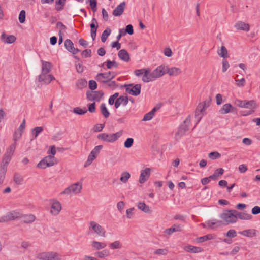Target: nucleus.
I'll list each match as a JSON object with an SVG mask.
<instances>
[{"mask_svg":"<svg viewBox=\"0 0 260 260\" xmlns=\"http://www.w3.org/2000/svg\"><path fill=\"white\" fill-rule=\"evenodd\" d=\"M167 66L162 64L157 67L153 71L150 68L149 73V81L154 80L158 78L162 77L166 73Z\"/></svg>","mask_w":260,"mask_h":260,"instance_id":"20e7f679","label":"nucleus"},{"mask_svg":"<svg viewBox=\"0 0 260 260\" xmlns=\"http://www.w3.org/2000/svg\"><path fill=\"white\" fill-rule=\"evenodd\" d=\"M106 63H107V67L108 69H111L112 68H117L118 67V63H117L116 61L113 60V61H111L110 60H108L107 61H106Z\"/></svg>","mask_w":260,"mask_h":260,"instance_id":"5fc2aeb1","label":"nucleus"},{"mask_svg":"<svg viewBox=\"0 0 260 260\" xmlns=\"http://www.w3.org/2000/svg\"><path fill=\"white\" fill-rule=\"evenodd\" d=\"M87 2H89L90 4V6L93 11V12H95L96 11V6H97V1L96 0H88Z\"/></svg>","mask_w":260,"mask_h":260,"instance_id":"052dcab7","label":"nucleus"},{"mask_svg":"<svg viewBox=\"0 0 260 260\" xmlns=\"http://www.w3.org/2000/svg\"><path fill=\"white\" fill-rule=\"evenodd\" d=\"M233 211L235 210H225L220 214L219 217L226 222V224L236 222V214Z\"/></svg>","mask_w":260,"mask_h":260,"instance_id":"39448f33","label":"nucleus"},{"mask_svg":"<svg viewBox=\"0 0 260 260\" xmlns=\"http://www.w3.org/2000/svg\"><path fill=\"white\" fill-rule=\"evenodd\" d=\"M13 180L18 185L21 184L23 181V179L21 177V175L18 173H15Z\"/></svg>","mask_w":260,"mask_h":260,"instance_id":"de8ad7c7","label":"nucleus"},{"mask_svg":"<svg viewBox=\"0 0 260 260\" xmlns=\"http://www.w3.org/2000/svg\"><path fill=\"white\" fill-rule=\"evenodd\" d=\"M149 68L137 69L134 71V74L137 77H142V81H149Z\"/></svg>","mask_w":260,"mask_h":260,"instance_id":"0eeeda50","label":"nucleus"},{"mask_svg":"<svg viewBox=\"0 0 260 260\" xmlns=\"http://www.w3.org/2000/svg\"><path fill=\"white\" fill-rule=\"evenodd\" d=\"M123 86L125 88L126 92L132 95L137 96L140 93L141 88V84H125Z\"/></svg>","mask_w":260,"mask_h":260,"instance_id":"423d86ee","label":"nucleus"},{"mask_svg":"<svg viewBox=\"0 0 260 260\" xmlns=\"http://www.w3.org/2000/svg\"><path fill=\"white\" fill-rule=\"evenodd\" d=\"M125 33L128 34L129 35H132L134 34L133 26L131 24L126 25L125 29Z\"/></svg>","mask_w":260,"mask_h":260,"instance_id":"e2e57ef3","label":"nucleus"},{"mask_svg":"<svg viewBox=\"0 0 260 260\" xmlns=\"http://www.w3.org/2000/svg\"><path fill=\"white\" fill-rule=\"evenodd\" d=\"M19 218L21 219L22 221L24 223H30L35 220L36 217L33 214L22 215L21 214V217Z\"/></svg>","mask_w":260,"mask_h":260,"instance_id":"5701e85b","label":"nucleus"},{"mask_svg":"<svg viewBox=\"0 0 260 260\" xmlns=\"http://www.w3.org/2000/svg\"><path fill=\"white\" fill-rule=\"evenodd\" d=\"M183 226L181 224H174L171 228L166 229L165 233L170 235L174 232L182 231Z\"/></svg>","mask_w":260,"mask_h":260,"instance_id":"412c9836","label":"nucleus"},{"mask_svg":"<svg viewBox=\"0 0 260 260\" xmlns=\"http://www.w3.org/2000/svg\"><path fill=\"white\" fill-rule=\"evenodd\" d=\"M48 252H43L38 253L36 255V258L40 260H47Z\"/></svg>","mask_w":260,"mask_h":260,"instance_id":"3c124183","label":"nucleus"},{"mask_svg":"<svg viewBox=\"0 0 260 260\" xmlns=\"http://www.w3.org/2000/svg\"><path fill=\"white\" fill-rule=\"evenodd\" d=\"M82 55L84 58L90 57L91 56V50L90 49H85L82 52Z\"/></svg>","mask_w":260,"mask_h":260,"instance_id":"774afa93","label":"nucleus"},{"mask_svg":"<svg viewBox=\"0 0 260 260\" xmlns=\"http://www.w3.org/2000/svg\"><path fill=\"white\" fill-rule=\"evenodd\" d=\"M43 160L46 162L48 167L53 166L57 163L56 158L52 155H48L45 157Z\"/></svg>","mask_w":260,"mask_h":260,"instance_id":"a878e982","label":"nucleus"},{"mask_svg":"<svg viewBox=\"0 0 260 260\" xmlns=\"http://www.w3.org/2000/svg\"><path fill=\"white\" fill-rule=\"evenodd\" d=\"M16 146V143L14 142L13 144H11L10 147L7 149L6 152L5 153L6 154L9 155L10 156H12L14 152L15 151Z\"/></svg>","mask_w":260,"mask_h":260,"instance_id":"79ce46f5","label":"nucleus"},{"mask_svg":"<svg viewBox=\"0 0 260 260\" xmlns=\"http://www.w3.org/2000/svg\"><path fill=\"white\" fill-rule=\"evenodd\" d=\"M153 116L154 115L152 114L150 112H149L144 115L142 120L144 121H149L152 119Z\"/></svg>","mask_w":260,"mask_h":260,"instance_id":"69168bd1","label":"nucleus"},{"mask_svg":"<svg viewBox=\"0 0 260 260\" xmlns=\"http://www.w3.org/2000/svg\"><path fill=\"white\" fill-rule=\"evenodd\" d=\"M1 41L7 44H12L15 42L16 37L12 35L7 36L5 32H3L1 36Z\"/></svg>","mask_w":260,"mask_h":260,"instance_id":"dca6fc26","label":"nucleus"},{"mask_svg":"<svg viewBox=\"0 0 260 260\" xmlns=\"http://www.w3.org/2000/svg\"><path fill=\"white\" fill-rule=\"evenodd\" d=\"M59 255L55 252H48L47 260H60Z\"/></svg>","mask_w":260,"mask_h":260,"instance_id":"f704fd0d","label":"nucleus"},{"mask_svg":"<svg viewBox=\"0 0 260 260\" xmlns=\"http://www.w3.org/2000/svg\"><path fill=\"white\" fill-rule=\"evenodd\" d=\"M208 156L211 159L214 160L219 158L221 156V155L218 152L214 151L209 153Z\"/></svg>","mask_w":260,"mask_h":260,"instance_id":"864d4df0","label":"nucleus"},{"mask_svg":"<svg viewBox=\"0 0 260 260\" xmlns=\"http://www.w3.org/2000/svg\"><path fill=\"white\" fill-rule=\"evenodd\" d=\"M122 133V130H120L115 134L101 133L98 135L97 138L106 142L112 143L120 137Z\"/></svg>","mask_w":260,"mask_h":260,"instance_id":"7ed1b4c3","label":"nucleus"},{"mask_svg":"<svg viewBox=\"0 0 260 260\" xmlns=\"http://www.w3.org/2000/svg\"><path fill=\"white\" fill-rule=\"evenodd\" d=\"M26 12L25 10H22L20 11L19 15V21L21 23H23L25 21Z\"/></svg>","mask_w":260,"mask_h":260,"instance_id":"4d7b16f0","label":"nucleus"},{"mask_svg":"<svg viewBox=\"0 0 260 260\" xmlns=\"http://www.w3.org/2000/svg\"><path fill=\"white\" fill-rule=\"evenodd\" d=\"M21 217V213L16 211L8 212L5 216L0 218V222H8L19 218Z\"/></svg>","mask_w":260,"mask_h":260,"instance_id":"6e6552de","label":"nucleus"},{"mask_svg":"<svg viewBox=\"0 0 260 260\" xmlns=\"http://www.w3.org/2000/svg\"><path fill=\"white\" fill-rule=\"evenodd\" d=\"M128 102V98L127 96L121 95L115 100V107L118 108L121 105L125 106Z\"/></svg>","mask_w":260,"mask_h":260,"instance_id":"a211bd4d","label":"nucleus"},{"mask_svg":"<svg viewBox=\"0 0 260 260\" xmlns=\"http://www.w3.org/2000/svg\"><path fill=\"white\" fill-rule=\"evenodd\" d=\"M7 168L5 167H1L0 166V183L2 184L3 183L5 174L7 172Z\"/></svg>","mask_w":260,"mask_h":260,"instance_id":"a18cd8bd","label":"nucleus"},{"mask_svg":"<svg viewBox=\"0 0 260 260\" xmlns=\"http://www.w3.org/2000/svg\"><path fill=\"white\" fill-rule=\"evenodd\" d=\"M100 111L102 115L105 118H107L110 116V113L108 110L105 103H102L100 105Z\"/></svg>","mask_w":260,"mask_h":260,"instance_id":"473e14b6","label":"nucleus"},{"mask_svg":"<svg viewBox=\"0 0 260 260\" xmlns=\"http://www.w3.org/2000/svg\"><path fill=\"white\" fill-rule=\"evenodd\" d=\"M66 1V0H56L55 9L57 11H59L63 9Z\"/></svg>","mask_w":260,"mask_h":260,"instance_id":"4c0bfd02","label":"nucleus"},{"mask_svg":"<svg viewBox=\"0 0 260 260\" xmlns=\"http://www.w3.org/2000/svg\"><path fill=\"white\" fill-rule=\"evenodd\" d=\"M166 73H168L170 76H175L181 73V71L180 68L176 67H172L169 68L167 66Z\"/></svg>","mask_w":260,"mask_h":260,"instance_id":"cd10ccee","label":"nucleus"},{"mask_svg":"<svg viewBox=\"0 0 260 260\" xmlns=\"http://www.w3.org/2000/svg\"><path fill=\"white\" fill-rule=\"evenodd\" d=\"M221 220H218L216 219H213L212 220H208L204 223H202L201 225L204 228H211L214 229L215 228L220 227L223 225Z\"/></svg>","mask_w":260,"mask_h":260,"instance_id":"4468645a","label":"nucleus"},{"mask_svg":"<svg viewBox=\"0 0 260 260\" xmlns=\"http://www.w3.org/2000/svg\"><path fill=\"white\" fill-rule=\"evenodd\" d=\"M111 32V30L109 27L104 30L101 36V41L104 43L107 39L108 37L110 35Z\"/></svg>","mask_w":260,"mask_h":260,"instance_id":"58836bf2","label":"nucleus"},{"mask_svg":"<svg viewBox=\"0 0 260 260\" xmlns=\"http://www.w3.org/2000/svg\"><path fill=\"white\" fill-rule=\"evenodd\" d=\"M43 131V127H36L31 131L32 135L36 138L39 134Z\"/></svg>","mask_w":260,"mask_h":260,"instance_id":"8fccbe9b","label":"nucleus"},{"mask_svg":"<svg viewBox=\"0 0 260 260\" xmlns=\"http://www.w3.org/2000/svg\"><path fill=\"white\" fill-rule=\"evenodd\" d=\"M214 237L212 234H208L207 235L203 236L197 238V242L199 243H202L204 241H208L213 239Z\"/></svg>","mask_w":260,"mask_h":260,"instance_id":"ea45409f","label":"nucleus"},{"mask_svg":"<svg viewBox=\"0 0 260 260\" xmlns=\"http://www.w3.org/2000/svg\"><path fill=\"white\" fill-rule=\"evenodd\" d=\"M89 229H92L93 231L100 236L105 237V231L99 224L94 221L90 222Z\"/></svg>","mask_w":260,"mask_h":260,"instance_id":"9d476101","label":"nucleus"},{"mask_svg":"<svg viewBox=\"0 0 260 260\" xmlns=\"http://www.w3.org/2000/svg\"><path fill=\"white\" fill-rule=\"evenodd\" d=\"M88 109L87 111H89L90 113H94L95 112V103L93 102L92 103H90L87 105Z\"/></svg>","mask_w":260,"mask_h":260,"instance_id":"680f3d73","label":"nucleus"},{"mask_svg":"<svg viewBox=\"0 0 260 260\" xmlns=\"http://www.w3.org/2000/svg\"><path fill=\"white\" fill-rule=\"evenodd\" d=\"M244 108H247V109H252L251 110L247 112L245 114H242V115L243 116H247L248 115H250L252 113L254 112V109H256L257 107V104L254 100H244Z\"/></svg>","mask_w":260,"mask_h":260,"instance_id":"9b49d317","label":"nucleus"},{"mask_svg":"<svg viewBox=\"0 0 260 260\" xmlns=\"http://www.w3.org/2000/svg\"><path fill=\"white\" fill-rule=\"evenodd\" d=\"M91 245L96 250L104 248L106 246V244L105 243L99 242L95 241L92 242Z\"/></svg>","mask_w":260,"mask_h":260,"instance_id":"e433bc0d","label":"nucleus"},{"mask_svg":"<svg viewBox=\"0 0 260 260\" xmlns=\"http://www.w3.org/2000/svg\"><path fill=\"white\" fill-rule=\"evenodd\" d=\"M256 232L254 229H249L240 232V234L246 237H253L256 236Z\"/></svg>","mask_w":260,"mask_h":260,"instance_id":"2f4dec72","label":"nucleus"},{"mask_svg":"<svg viewBox=\"0 0 260 260\" xmlns=\"http://www.w3.org/2000/svg\"><path fill=\"white\" fill-rule=\"evenodd\" d=\"M90 34L92 39L95 40L96 36V31L98 28V22L95 18H93L92 19V22L90 24Z\"/></svg>","mask_w":260,"mask_h":260,"instance_id":"2eb2a0df","label":"nucleus"},{"mask_svg":"<svg viewBox=\"0 0 260 260\" xmlns=\"http://www.w3.org/2000/svg\"><path fill=\"white\" fill-rule=\"evenodd\" d=\"M125 7V3L123 2L118 5L113 11V15L115 16H119L123 13Z\"/></svg>","mask_w":260,"mask_h":260,"instance_id":"aec40b11","label":"nucleus"},{"mask_svg":"<svg viewBox=\"0 0 260 260\" xmlns=\"http://www.w3.org/2000/svg\"><path fill=\"white\" fill-rule=\"evenodd\" d=\"M51 64L49 62L43 61L42 67V73L39 76V81H52L55 78L49 74Z\"/></svg>","mask_w":260,"mask_h":260,"instance_id":"f257e3e1","label":"nucleus"},{"mask_svg":"<svg viewBox=\"0 0 260 260\" xmlns=\"http://www.w3.org/2000/svg\"><path fill=\"white\" fill-rule=\"evenodd\" d=\"M87 110L86 108L81 109L80 107H76L73 109V112L76 114L82 115L87 113Z\"/></svg>","mask_w":260,"mask_h":260,"instance_id":"c03bdc74","label":"nucleus"},{"mask_svg":"<svg viewBox=\"0 0 260 260\" xmlns=\"http://www.w3.org/2000/svg\"><path fill=\"white\" fill-rule=\"evenodd\" d=\"M96 158L94 155H93L92 153H90L87 161L85 162L84 164V167H86L90 165L92 162Z\"/></svg>","mask_w":260,"mask_h":260,"instance_id":"603ef678","label":"nucleus"},{"mask_svg":"<svg viewBox=\"0 0 260 260\" xmlns=\"http://www.w3.org/2000/svg\"><path fill=\"white\" fill-rule=\"evenodd\" d=\"M137 207L139 209L145 213L151 214L152 213V210L150 209L149 206L147 205L144 202H139Z\"/></svg>","mask_w":260,"mask_h":260,"instance_id":"bb28decb","label":"nucleus"},{"mask_svg":"<svg viewBox=\"0 0 260 260\" xmlns=\"http://www.w3.org/2000/svg\"><path fill=\"white\" fill-rule=\"evenodd\" d=\"M95 255L99 258H103L109 255V252L108 250L105 249L101 251L95 253Z\"/></svg>","mask_w":260,"mask_h":260,"instance_id":"37998d69","label":"nucleus"},{"mask_svg":"<svg viewBox=\"0 0 260 260\" xmlns=\"http://www.w3.org/2000/svg\"><path fill=\"white\" fill-rule=\"evenodd\" d=\"M218 54L223 59L228 57V52L224 46H222L220 50L217 52Z\"/></svg>","mask_w":260,"mask_h":260,"instance_id":"c9c22d12","label":"nucleus"},{"mask_svg":"<svg viewBox=\"0 0 260 260\" xmlns=\"http://www.w3.org/2000/svg\"><path fill=\"white\" fill-rule=\"evenodd\" d=\"M86 94L88 100L99 101L103 96L104 93L102 91H92L88 90Z\"/></svg>","mask_w":260,"mask_h":260,"instance_id":"1a4fd4ad","label":"nucleus"},{"mask_svg":"<svg viewBox=\"0 0 260 260\" xmlns=\"http://www.w3.org/2000/svg\"><path fill=\"white\" fill-rule=\"evenodd\" d=\"M61 209V206L60 202L58 201H54L52 204L50 212L54 215H57L59 214Z\"/></svg>","mask_w":260,"mask_h":260,"instance_id":"f3484780","label":"nucleus"},{"mask_svg":"<svg viewBox=\"0 0 260 260\" xmlns=\"http://www.w3.org/2000/svg\"><path fill=\"white\" fill-rule=\"evenodd\" d=\"M109 247L111 249H120L122 247V244L119 241H115L111 243L109 245Z\"/></svg>","mask_w":260,"mask_h":260,"instance_id":"09e8293b","label":"nucleus"},{"mask_svg":"<svg viewBox=\"0 0 260 260\" xmlns=\"http://www.w3.org/2000/svg\"><path fill=\"white\" fill-rule=\"evenodd\" d=\"M190 121V117L188 116L183 121V123L179 126L176 135H183L188 130Z\"/></svg>","mask_w":260,"mask_h":260,"instance_id":"ddd939ff","label":"nucleus"},{"mask_svg":"<svg viewBox=\"0 0 260 260\" xmlns=\"http://www.w3.org/2000/svg\"><path fill=\"white\" fill-rule=\"evenodd\" d=\"M119 93L118 92L115 93L114 94L111 95L109 99L108 102L110 105L115 104V100L118 98Z\"/></svg>","mask_w":260,"mask_h":260,"instance_id":"6e6d98bb","label":"nucleus"},{"mask_svg":"<svg viewBox=\"0 0 260 260\" xmlns=\"http://www.w3.org/2000/svg\"><path fill=\"white\" fill-rule=\"evenodd\" d=\"M11 156L5 154L3 156L0 166L5 167L6 168H7V166L9 162L11 161Z\"/></svg>","mask_w":260,"mask_h":260,"instance_id":"72a5a7b5","label":"nucleus"},{"mask_svg":"<svg viewBox=\"0 0 260 260\" xmlns=\"http://www.w3.org/2000/svg\"><path fill=\"white\" fill-rule=\"evenodd\" d=\"M134 143V139L131 138L126 139L124 143V146L125 148H129L131 147Z\"/></svg>","mask_w":260,"mask_h":260,"instance_id":"bf43d9fd","label":"nucleus"},{"mask_svg":"<svg viewBox=\"0 0 260 260\" xmlns=\"http://www.w3.org/2000/svg\"><path fill=\"white\" fill-rule=\"evenodd\" d=\"M105 127V124H96L94 126L93 129L94 132H99L103 130Z\"/></svg>","mask_w":260,"mask_h":260,"instance_id":"0e129e2a","label":"nucleus"},{"mask_svg":"<svg viewBox=\"0 0 260 260\" xmlns=\"http://www.w3.org/2000/svg\"><path fill=\"white\" fill-rule=\"evenodd\" d=\"M130 177L131 175L129 173H128V172H124L121 174V177L120 178V180L122 182L125 183L127 182Z\"/></svg>","mask_w":260,"mask_h":260,"instance_id":"a19ab883","label":"nucleus"},{"mask_svg":"<svg viewBox=\"0 0 260 260\" xmlns=\"http://www.w3.org/2000/svg\"><path fill=\"white\" fill-rule=\"evenodd\" d=\"M235 28L238 30H242L248 31L249 30V25L242 21H238L235 24Z\"/></svg>","mask_w":260,"mask_h":260,"instance_id":"393cba45","label":"nucleus"},{"mask_svg":"<svg viewBox=\"0 0 260 260\" xmlns=\"http://www.w3.org/2000/svg\"><path fill=\"white\" fill-rule=\"evenodd\" d=\"M234 107H232L231 104H225L223 105L222 108L220 109L219 112L221 114H227L231 111H232Z\"/></svg>","mask_w":260,"mask_h":260,"instance_id":"c85d7f7f","label":"nucleus"},{"mask_svg":"<svg viewBox=\"0 0 260 260\" xmlns=\"http://www.w3.org/2000/svg\"><path fill=\"white\" fill-rule=\"evenodd\" d=\"M184 249L187 252H191L193 253H197L203 251V249L201 247H196L190 245L187 246L184 248Z\"/></svg>","mask_w":260,"mask_h":260,"instance_id":"c756f323","label":"nucleus"},{"mask_svg":"<svg viewBox=\"0 0 260 260\" xmlns=\"http://www.w3.org/2000/svg\"><path fill=\"white\" fill-rule=\"evenodd\" d=\"M150 174V169L148 168L142 170L141 172L140 176L139 178V182L140 183H144L149 178Z\"/></svg>","mask_w":260,"mask_h":260,"instance_id":"6ab92c4d","label":"nucleus"},{"mask_svg":"<svg viewBox=\"0 0 260 260\" xmlns=\"http://www.w3.org/2000/svg\"><path fill=\"white\" fill-rule=\"evenodd\" d=\"M103 145H98L94 147V148L91 151V153L94 155L95 157H97L98 154L100 153V150L103 148Z\"/></svg>","mask_w":260,"mask_h":260,"instance_id":"13d9d810","label":"nucleus"},{"mask_svg":"<svg viewBox=\"0 0 260 260\" xmlns=\"http://www.w3.org/2000/svg\"><path fill=\"white\" fill-rule=\"evenodd\" d=\"M222 71L223 72H225L227 71L228 68H229V64L228 61L225 59H223L222 60Z\"/></svg>","mask_w":260,"mask_h":260,"instance_id":"338daca9","label":"nucleus"},{"mask_svg":"<svg viewBox=\"0 0 260 260\" xmlns=\"http://www.w3.org/2000/svg\"><path fill=\"white\" fill-rule=\"evenodd\" d=\"M211 102V99L209 98L198 104L195 111V118L197 120V123L201 120L204 115V111L210 106Z\"/></svg>","mask_w":260,"mask_h":260,"instance_id":"f03ea898","label":"nucleus"},{"mask_svg":"<svg viewBox=\"0 0 260 260\" xmlns=\"http://www.w3.org/2000/svg\"><path fill=\"white\" fill-rule=\"evenodd\" d=\"M70 189L72 193L78 194L81 192L82 189V185L81 183L77 182L70 186Z\"/></svg>","mask_w":260,"mask_h":260,"instance_id":"7c9ffc66","label":"nucleus"},{"mask_svg":"<svg viewBox=\"0 0 260 260\" xmlns=\"http://www.w3.org/2000/svg\"><path fill=\"white\" fill-rule=\"evenodd\" d=\"M236 214V220L237 218L241 220H251L252 218V216L248 213L240 212L235 210V211H233Z\"/></svg>","mask_w":260,"mask_h":260,"instance_id":"4be33fe9","label":"nucleus"},{"mask_svg":"<svg viewBox=\"0 0 260 260\" xmlns=\"http://www.w3.org/2000/svg\"><path fill=\"white\" fill-rule=\"evenodd\" d=\"M114 76V73L111 72L100 73L97 75L96 80L99 81H111Z\"/></svg>","mask_w":260,"mask_h":260,"instance_id":"f8f14e48","label":"nucleus"},{"mask_svg":"<svg viewBox=\"0 0 260 260\" xmlns=\"http://www.w3.org/2000/svg\"><path fill=\"white\" fill-rule=\"evenodd\" d=\"M118 57L125 62H128L130 60L129 55L128 52L125 49L120 50L118 53Z\"/></svg>","mask_w":260,"mask_h":260,"instance_id":"b1692460","label":"nucleus"},{"mask_svg":"<svg viewBox=\"0 0 260 260\" xmlns=\"http://www.w3.org/2000/svg\"><path fill=\"white\" fill-rule=\"evenodd\" d=\"M64 46L66 49L69 52L71 51L74 47V44L70 39H67L64 41Z\"/></svg>","mask_w":260,"mask_h":260,"instance_id":"49530a36","label":"nucleus"}]
</instances>
